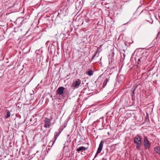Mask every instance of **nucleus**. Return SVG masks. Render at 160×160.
<instances>
[{"label":"nucleus","instance_id":"obj_13","mask_svg":"<svg viewBox=\"0 0 160 160\" xmlns=\"http://www.w3.org/2000/svg\"><path fill=\"white\" fill-rule=\"evenodd\" d=\"M97 52H96L93 56V57L92 58V59H94L95 57L96 56L97 54Z\"/></svg>","mask_w":160,"mask_h":160},{"label":"nucleus","instance_id":"obj_5","mask_svg":"<svg viewBox=\"0 0 160 160\" xmlns=\"http://www.w3.org/2000/svg\"><path fill=\"white\" fill-rule=\"evenodd\" d=\"M64 88L61 87L59 88L57 90V92L58 94L59 95H62L63 93Z\"/></svg>","mask_w":160,"mask_h":160},{"label":"nucleus","instance_id":"obj_12","mask_svg":"<svg viewBox=\"0 0 160 160\" xmlns=\"http://www.w3.org/2000/svg\"><path fill=\"white\" fill-rule=\"evenodd\" d=\"M7 115L5 116V118H9L11 114H10V112L8 110L7 111Z\"/></svg>","mask_w":160,"mask_h":160},{"label":"nucleus","instance_id":"obj_2","mask_svg":"<svg viewBox=\"0 0 160 160\" xmlns=\"http://www.w3.org/2000/svg\"><path fill=\"white\" fill-rule=\"evenodd\" d=\"M81 80L79 79H78L74 81L72 83L71 87L73 89L77 88H78L81 83Z\"/></svg>","mask_w":160,"mask_h":160},{"label":"nucleus","instance_id":"obj_10","mask_svg":"<svg viewBox=\"0 0 160 160\" xmlns=\"http://www.w3.org/2000/svg\"><path fill=\"white\" fill-rule=\"evenodd\" d=\"M93 73V72L92 70L88 71L86 72V74L89 76H92Z\"/></svg>","mask_w":160,"mask_h":160},{"label":"nucleus","instance_id":"obj_14","mask_svg":"<svg viewBox=\"0 0 160 160\" xmlns=\"http://www.w3.org/2000/svg\"><path fill=\"white\" fill-rule=\"evenodd\" d=\"M99 153H97V152L96 153L94 156V158H96L97 157V156L99 154Z\"/></svg>","mask_w":160,"mask_h":160},{"label":"nucleus","instance_id":"obj_11","mask_svg":"<svg viewBox=\"0 0 160 160\" xmlns=\"http://www.w3.org/2000/svg\"><path fill=\"white\" fill-rule=\"evenodd\" d=\"M109 80L108 78H106L103 83V88H104L107 85L108 81Z\"/></svg>","mask_w":160,"mask_h":160},{"label":"nucleus","instance_id":"obj_18","mask_svg":"<svg viewBox=\"0 0 160 160\" xmlns=\"http://www.w3.org/2000/svg\"><path fill=\"white\" fill-rule=\"evenodd\" d=\"M107 160L106 159H104V160Z\"/></svg>","mask_w":160,"mask_h":160},{"label":"nucleus","instance_id":"obj_15","mask_svg":"<svg viewBox=\"0 0 160 160\" xmlns=\"http://www.w3.org/2000/svg\"><path fill=\"white\" fill-rule=\"evenodd\" d=\"M49 42V41H48L47 42L46 44L47 45V46H48V43Z\"/></svg>","mask_w":160,"mask_h":160},{"label":"nucleus","instance_id":"obj_3","mask_svg":"<svg viewBox=\"0 0 160 160\" xmlns=\"http://www.w3.org/2000/svg\"><path fill=\"white\" fill-rule=\"evenodd\" d=\"M151 143L148 140L147 137H145L144 138V143L143 145L146 149H149L151 146Z\"/></svg>","mask_w":160,"mask_h":160},{"label":"nucleus","instance_id":"obj_7","mask_svg":"<svg viewBox=\"0 0 160 160\" xmlns=\"http://www.w3.org/2000/svg\"><path fill=\"white\" fill-rule=\"evenodd\" d=\"M50 120L48 119H47L46 118L45 120V124L44 125V127L46 128H49L50 125Z\"/></svg>","mask_w":160,"mask_h":160},{"label":"nucleus","instance_id":"obj_4","mask_svg":"<svg viewBox=\"0 0 160 160\" xmlns=\"http://www.w3.org/2000/svg\"><path fill=\"white\" fill-rule=\"evenodd\" d=\"M103 144V141H102L100 142V143L99 145V147L97 151V153H100V152H101L102 149Z\"/></svg>","mask_w":160,"mask_h":160},{"label":"nucleus","instance_id":"obj_6","mask_svg":"<svg viewBox=\"0 0 160 160\" xmlns=\"http://www.w3.org/2000/svg\"><path fill=\"white\" fill-rule=\"evenodd\" d=\"M88 149V148H86L83 146H81V147H80L78 148L77 149V151L78 152H79L80 151L83 152V151H85L87 150Z\"/></svg>","mask_w":160,"mask_h":160},{"label":"nucleus","instance_id":"obj_8","mask_svg":"<svg viewBox=\"0 0 160 160\" xmlns=\"http://www.w3.org/2000/svg\"><path fill=\"white\" fill-rule=\"evenodd\" d=\"M59 133L58 132H55V135H54V140L53 141L52 140V146L53 145V144L55 143L56 140L58 137L59 135Z\"/></svg>","mask_w":160,"mask_h":160},{"label":"nucleus","instance_id":"obj_17","mask_svg":"<svg viewBox=\"0 0 160 160\" xmlns=\"http://www.w3.org/2000/svg\"><path fill=\"white\" fill-rule=\"evenodd\" d=\"M50 46V45H49V46H48V49H49V48Z\"/></svg>","mask_w":160,"mask_h":160},{"label":"nucleus","instance_id":"obj_16","mask_svg":"<svg viewBox=\"0 0 160 160\" xmlns=\"http://www.w3.org/2000/svg\"><path fill=\"white\" fill-rule=\"evenodd\" d=\"M141 58H139L138 59V61H140Z\"/></svg>","mask_w":160,"mask_h":160},{"label":"nucleus","instance_id":"obj_1","mask_svg":"<svg viewBox=\"0 0 160 160\" xmlns=\"http://www.w3.org/2000/svg\"><path fill=\"white\" fill-rule=\"evenodd\" d=\"M134 143L135 144L136 148L138 150L140 149L141 145V137L139 135L134 137Z\"/></svg>","mask_w":160,"mask_h":160},{"label":"nucleus","instance_id":"obj_9","mask_svg":"<svg viewBox=\"0 0 160 160\" xmlns=\"http://www.w3.org/2000/svg\"><path fill=\"white\" fill-rule=\"evenodd\" d=\"M154 151L157 153L160 154V147H155Z\"/></svg>","mask_w":160,"mask_h":160}]
</instances>
